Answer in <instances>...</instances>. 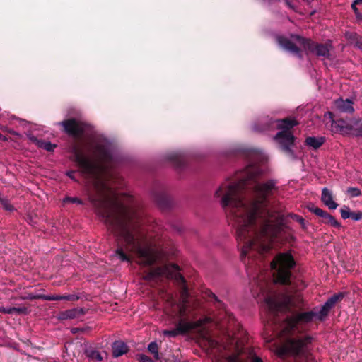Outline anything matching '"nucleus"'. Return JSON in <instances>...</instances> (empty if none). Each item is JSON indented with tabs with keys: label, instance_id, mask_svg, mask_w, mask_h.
<instances>
[{
	"label": "nucleus",
	"instance_id": "nucleus-9",
	"mask_svg": "<svg viewBox=\"0 0 362 362\" xmlns=\"http://www.w3.org/2000/svg\"><path fill=\"white\" fill-rule=\"evenodd\" d=\"M160 277L180 279L184 281L183 278L179 274V267L175 264H167L151 270L146 275V279L153 280Z\"/></svg>",
	"mask_w": 362,
	"mask_h": 362
},
{
	"label": "nucleus",
	"instance_id": "nucleus-19",
	"mask_svg": "<svg viewBox=\"0 0 362 362\" xmlns=\"http://www.w3.org/2000/svg\"><path fill=\"white\" fill-rule=\"evenodd\" d=\"M127 350V346L123 341H117L112 344V354L115 357H119L124 354Z\"/></svg>",
	"mask_w": 362,
	"mask_h": 362
},
{
	"label": "nucleus",
	"instance_id": "nucleus-4",
	"mask_svg": "<svg viewBox=\"0 0 362 362\" xmlns=\"http://www.w3.org/2000/svg\"><path fill=\"white\" fill-rule=\"evenodd\" d=\"M276 40L283 49L296 56H300V50L301 49L308 53H315L318 56L327 57L329 55V49L328 45L315 44L299 35H291L289 37L280 35L276 37Z\"/></svg>",
	"mask_w": 362,
	"mask_h": 362
},
{
	"label": "nucleus",
	"instance_id": "nucleus-31",
	"mask_svg": "<svg viewBox=\"0 0 362 362\" xmlns=\"http://www.w3.org/2000/svg\"><path fill=\"white\" fill-rule=\"evenodd\" d=\"M139 361L140 362H154L150 357L145 354L139 355Z\"/></svg>",
	"mask_w": 362,
	"mask_h": 362
},
{
	"label": "nucleus",
	"instance_id": "nucleus-38",
	"mask_svg": "<svg viewBox=\"0 0 362 362\" xmlns=\"http://www.w3.org/2000/svg\"><path fill=\"white\" fill-rule=\"evenodd\" d=\"M285 4L291 9H295V6L291 4V1L289 0H284Z\"/></svg>",
	"mask_w": 362,
	"mask_h": 362
},
{
	"label": "nucleus",
	"instance_id": "nucleus-10",
	"mask_svg": "<svg viewBox=\"0 0 362 362\" xmlns=\"http://www.w3.org/2000/svg\"><path fill=\"white\" fill-rule=\"evenodd\" d=\"M325 116H329L331 119L332 132H338L344 135L351 134L354 136H362V129L354 128V126L351 124V120L349 122L344 120L334 122L333 120V115L331 112H327Z\"/></svg>",
	"mask_w": 362,
	"mask_h": 362
},
{
	"label": "nucleus",
	"instance_id": "nucleus-33",
	"mask_svg": "<svg viewBox=\"0 0 362 362\" xmlns=\"http://www.w3.org/2000/svg\"><path fill=\"white\" fill-rule=\"evenodd\" d=\"M351 124L354 126V128L362 129V122L361 120L351 119Z\"/></svg>",
	"mask_w": 362,
	"mask_h": 362
},
{
	"label": "nucleus",
	"instance_id": "nucleus-20",
	"mask_svg": "<svg viewBox=\"0 0 362 362\" xmlns=\"http://www.w3.org/2000/svg\"><path fill=\"white\" fill-rule=\"evenodd\" d=\"M166 159L174 165L180 167L184 161L182 156L178 152H170L166 155Z\"/></svg>",
	"mask_w": 362,
	"mask_h": 362
},
{
	"label": "nucleus",
	"instance_id": "nucleus-1",
	"mask_svg": "<svg viewBox=\"0 0 362 362\" xmlns=\"http://www.w3.org/2000/svg\"><path fill=\"white\" fill-rule=\"evenodd\" d=\"M251 163L236 180H226L215 191L220 198L228 221L236 228L237 240L242 257L263 258L271 249V243L280 230L278 217L263 206L279 191L274 180L258 182L264 173L257 164L266 160L260 151L252 150Z\"/></svg>",
	"mask_w": 362,
	"mask_h": 362
},
{
	"label": "nucleus",
	"instance_id": "nucleus-28",
	"mask_svg": "<svg viewBox=\"0 0 362 362\" xmlns=\"http://www.w3.org/2000/svg\"><path fill=\"white\" fill-rule=\"evenodd\" d=\"M227 362H239L237 355H230L227 357ZM252 362H262L258 357H255Z\"/></svg>",
	"mask_w": 362,
	"mask_h": 362
},
{
	"label": "nucleus",
	"instance_id": "nucleus-12",
	"mask_svg": "<svg viewBox=\"0 0 362 362\" xmlns=\"http://www.w3.org/2000/svg\"><path fill=\"white\" fill-rule=\"evenodd\" d=\"M30 299L40 298L46 300H67L76 301L78 299V296L75 294L67 295H37L30 296Z\"/></svg>",
	"mask_w": 362,
	"mask_h": 362
},
{
	"label": "nucleus",
	"instance_id": "nucleus-24",
	"mask_svg": "<svg viewBox=\"0 0 362 362\" xmlns=\"http://www.w3.org/2000/svg\"><path fill=\"white\" fill-rule=\"evenodd\" d=\"M309 210L312 212H313L315 215H317L319 217H321L322 218H324L325 216L327 214V211L315 206L314 205H312L308 207Z\"/></svg>",
	"mask_w": 362,
	"mask_h": 362
},
{
	"label": "nucleus",
	"instance_id": "nucleus-39",
	"mask_svg": "<svg viewBox=\"0 0 362 362\" xmlns=\"http://www.w3.org/2000/svg\"><path fill=\"white\" fill-rule=\"evenodd\" d=\"M74 173L73 171H70V172H68L67 173V175L72 180H74Z\"/></svg>",
	"mask_w": 362,
	"mask_h": 362
},
{
	"label": "nucleus",
	"instance_id": "nucleus-35",
	"mask_svg": "<svg viewBox=\"0 0 362 362\" xmlns=\"http://www.w3.org/2000/svg\"><path fill=\"white\" fill-rule=\"evenodd\" d=\"M66 201H69V202H71L73 203H78V204L81 203V202L79 199H78L77 198L67 197L64 199V202H66Z\"/></svg>",
	"mask_w": 362,
	"mask_h": 362
},
{
	"label": "nucleus",
	"instance_id": "nucleus-5",
	"mask_svg": "<svg viewBox=\"0 0 362 362\" xmlns=\"http://www.w3.org/2000/svg\"><path fill=\"white\" fill-rule=\"evenodd\" d=\"M262 276L258 277L259 298L263 300L272 311H286L289 309L292 299L290 296L278 293L273 288L274 283L264 281Z\"/></svg>",
	"mask_w": 362,
	"mask_h": 362
},
{
	"label": "nucleus",
	"instance_id": "nucleus-32",
	"mask_svg": "<svg viewBox=\"0 0 362 362\" xmlns=\"http://www.w3.org/2000/svg\"><path fill=\"white\" fill-rule=\"evenodd\" d=\"M356 5H358V4H355V1L351 4V8L354 10V13L356 14V17L359 19H362V15L359 13L358 8H356Z\"/></svg>",
	"mask_w": 362,
	"mask_h": 362
},
{
	"label": "nucleus",
	"instance_id": "nucleus-16",
	"mask_svg": "<svg viewBox=\"0 0 362 362\" xmlns=\"http://www.w3.org/2000/svg\"><path fill=\"white\" fill-rule=\"evenodd\" d=\"M83 349L84 350L86 356L95 361H102L104 358V356H106L105 353L102 354L98 351H96L91 346H88V344H85Z\"/></svg>",
	"mask_w": 362,
	"mask_h": 362
},
{
	"label": "nucleus",
	"instance_id": "nucleus-6",
	"mask_svg": "<svg viewBox=\"0 0 362 362\" xmlns=\"http://www.w3.org/2000/svg\"><path fill=\"white\" fill-rule=\"evenodd\" d=\"M297 124L294 119H284L270 121L267 127L259 129L264 131L269 129H278L279 132L274 136V139L280 144L281 148L286 152L291 151V146L293 144L294 136L290 129Z\"/></svg>",
	"mask_w": 362,
	"mask_h": 362
},
{
	"label": "nucleus",
	"instance_id": "nucleus-40",
	"mask_svg": "<svg viewBox=\"0 0 362 362\" xmlns=\"http://www.w3.org/2000/svg\"><path fill=\"white\" fill-rule=\"evenodd\" d=\"M0 140L6 141V136H4L1 134H0Z\"/></svg>",
	"mask_w": 362,
	"mask_h": 362
},
{
	"label": "nucleus",
	"instance_id": "nucleus-15",
	"mask_svg": "<svg viewBox=\"0 0 362 362\" xmlns=\"http://www.w3.org/2000/svg\"><path fill=\"white\" fill-rule=\"evenodd\" d=\"M28 138L31 143L35 144L39 148L45 149L47 151H53L56 147V145L52 144L49 141L37 139L35 136L31 134H28Z\"/></svg>",
	"mask_w": 362,
	"mask_h": 362
},
{
	"label": "nucleus",
	"instance_id": "nucleus-25",
	"mask_svg": "<svg viewBox=\"0 0 362 362\" xmlns=\"http://www.w3.org/2000/svg\"><path fill=\"white\" fill-rule=\"evenodd\" d=\"M148 351L154 355L156 359L159 358L158 347L156 342H151L148 346Z\"/></svg>",
	"mask_w": 362,
	"mask_h": 362
},
{
	"label": "nucleus",
	"instance_id": "nucleus-23",
	"mask_svg": "<svg viewBox=\"0 0 362 362\" xmlns=\"http://www.w3.org/2000/svg\"><path fill=\"white\" fill-rule=\"evenodd\" d=\"M322 221L324 223L329 224L335 228L341 227V224L335 219V218L327 212Z\"/></svg>",
	"mask_w": 362,
	"mask_h": 362
},
{
	"label": "nucleus",
	"instance_id": "nucleus-11",
	"mask_svg": "<svg viewBox=\"0 0 362 362\" xmlns=\"http://www.w3.org/2000/svg\"><path fill=\"white\" fill-rule=\"evenodd\" d=\"M62 125L66 132L72 135L75 138L81 137L86 129V125L83 123L76 121V119H68L58 123Z\"/></svg>",
	"mask_w": 362,
	"mask_h": 362
},
{
	"label": "nucleus",
	"instance_id": "nucleus-36",
	"mask_svg": "<svg viewBox=\"0 0 362 362\" xmlns=\"http://www.w3.org/2000/svg\"><path fill=\"white\" fill-rule=\"evenodd\" d=\"M356 45L360 48L361 49H362V37L359 38V39H357L356 40Z\"/></svg>",
	"mask_w": 362,
	"mask_h": 362
},
{
	"label": "nucleus",
	"instance_id": "nucleus-14",
	"mask_svg": "<svg viewBox=\"0 0 362 362\" xmlns=\"http://www.w3.org/2000/svg\"><path fill=\"white\" fill-rule=\"evenodd\" d=\"M335 108L341 112H354V107L352 103L350 100L346 99L345 100L339 98L334 102Z\"/></svg>",
	"mask_w": 362,
	"mask_h": 362
},
{
	"label": "nucleus",
	"instance_id": "nucleus-27",
	"mask_svg": "<svg viewBox=\"0 0 362 362\" xmlns=\"http://www.w3.org/2000/svg\"><path fill=\"white\" fill-rule=\"evenodd\" d=\"M341 216L344 219H346L351 217V212L349 210V208L346 206H344L340 209Z\"/></svg>",
	"mask_w": 362,
	"mask_h": 362
},
{
	"label": "nucleus",
	"instance_id": "nucleus-18",
	"mask_svg": "<svg viewBox=\"0 0 362 362\" xmlns=\"http://www.w3.org/2000/svg\"><path fill=\"white\" fill-rule=\"evenodd\" d=\"M343 298L342 293H339L334 295L330 298L327 300V301L324 304L323 306L320 308L322 312L324 313L325 316H327L329 310L334 306V305L338 302L340 299Z\"/></svg>",
	"mask_w": 362,
	"mask_h": 362
},
{
	"label": "nucleus",
	"instance_id": "nucleus-7",
	"mask_svg": "<svg viewBox=\"0 0 362 362\" xmlns=\"http://www.w3.org/2000/svg\"><path fill=\"white\" fill-rule=\"evenodd\" d=\"M325 317L320 309L298 313L284 322L283 332L284 334H296L304 330L303 326L314 320H322Z\"/></svg>",
	"mask_w": 362,
	"mask_h": 362
},
{
	"label": "nucleus",
	"instance_id": "nucleus-37",
	"mask_svg": "<svg viewBox=\"0 0 362 362\" xmlns=\"http://www.w3.org/2000/svg\"><path fill=\"white\" fill-rule=\"evenodd\" d=\"M1 129H3L4 131H7V132H8L9 133H11L12 134L18 135V134L16 133L15 131L10 130L8 128H6V127H1Z\"/></svg>",
	"mask_w": 362,
	"mask_h": 362
},
{
	"label": "nucleus",
	"instance_id": "nucleus-22",
	"mask_svg": "<svg viewBox=\"0 0 362 362\" xmlns=\"http://www.w3.org/2000/svg\"><path fill=\"white\" fill-rule=\"evenodd\" d=\"M0 311L4 313H8V314H18V315H21V314H27L28 313V309L25 307H19V308H16V307H8V308H5V307H1L0 308Z\"/></svg>",
	"mask_w": 362,
	"mask_h": 362
},
{
	"label": "nucleus",
	"instance_id": "nucleus-3",
	"mask_svg": "<svg viewBox=\"0 0 362 362\" xmlns=\"http://www.w3.org/2000/svg\"><path fill=\"white\" fill-rule=\"evenodd\" d=\"M188 291L185 286L183 287L180 296V301L177 303L171 295L168 296L165 312L170 318L171 324L175 325V328L171 330H163V334L169 337H175L179 334L195 330L198 335L206 339L211 348L216 347L217 342L206 336L203 325L206 320H199L196 322H187L183 319L187 308V299Z\"/></svg>",
	"mask_w": 362,
	"mask_h": 362
},
{
	"label": "nucleus",
	"instance_id": "nucleus-34",
	"mask_svg": "<svg viewBox=\"0 0 362 362\" xmlns=\"http://www.w3.org/2000/svg\"><path fill=\"white\" fill-rule=\"evenodd\" d=\"M293 219L295 221H296L297 222H298L301 226L303 228H305V220L302 218V217H300L298 215H294L293 216Z\"/></svg>",
	"mask_w": 362,
	"mask_h": 362
},
{
	"label": "nucleus",
	"instance_id": "nucleus-13",
	"mask_svg": "<svg viewBox=\"0 0 362 362\" xmlns=\"http://www.w3.org/2000/svg\"><path fill=\"white\" fill-rule=\"evenodd\" d=\"M83 315L84 311L83 309L79 308H74L70 310L60 312L57 315V318L60 320H73L79 318Z\"/></svg>",
	"mask_w": 362,
	"mask_h": 362
},
{
	"label": "nucleus",
	"instance_id": "nucleus-29",
	"mask_svg": "<svg viewBox=\"0 0 362 362\" xmlns=\"http://www.w3.org/2000/svg\"><path fill=\"white\" fill-rule=\"evenodd\" d=\"M0 203L1 204L3 207L7 211H12L13 209L12 205L8 202V201L6 199L0 197Z\"/></svg>",
	"mask_w": 362,
	"mask_h": 362
},
{
	"label": "nucleus",
	"instance_id": "nucleus-30",
	"mask_svg": "<svg viewBox=\"0 0 362 362\" xmlns=\"http://www.w3.org/2000/svg\"><path fill=\"white\" fill-rule=\"evenodd\" d=\"M350 218L354 221H359V220L362 219V212L361 211L351 212V216Z\"/></svg>",
	"mask_w": 362,
	"mask_h": 362
},
{
	"label": "nucleus",
	"instance_id": "nucleus-8",
	"mask_svg": "<svg viewBox=\"0 0 362 362\" xmlns=\"http://www.w3.org/2000/svg\"><path fill=\"white\" fill-rule=\"evenodd\" d=\"M295 262L288 253H281L276 256L270 263L272 277L275 282L288 284L289 282L291 269Z\"/></svg>",
	"mask_w": 362,
	"mask_h": 362
},
{
	"label": "nucleus",
	"instance_id": "nucleus-42",
	"mask_svg": "<svg viewBox=\"0 0 362 362\" xmlns=\"http://www.w3.org/2000/svg\"><path fill=\"white\" fill-rule=\"evenodd\" d=\"M213 298H214L216 301H217V300H217L216 296L215 295H214V294H213Z\"/></svg>",
	"mask_w": 362,
	"mask_h": 362
},
{
	"label": "nucleus",
	"instance_id": "nucleus-41",
	"mask_svg": "<svg viewBox=\"0 0 362 362\" xmlns=\"http://www.w3.org/2000/svg\"><path fill=\"white\" fill-rule=\"evenodd\" d=\"M355 4H362V0H355Z\"/></svg>",
	"mask_w": 362,
	"mask_h": 362
},
{
	"label": "nucleus",
	"instance_id": "nucleus-26",
	"mask_svg": "<svg viewBox=\"0 0 362 362\" xmlns=\"http://www.w3.org/2000/svg\"><path fill=\"white\" fill-rule=\"evenodd\" d=\"M346 193L350 197H356L361 195V190L357 187H349L347 189Z\"/></svg>",
	"mask_w": 362,
	"mask_h": 362
},
{
	"label": "nucleus",
	"instance_id": "nucleus-2",
	"mask_svg": "<svg viewBox=\"0 0 362 362\" xmlns=\"http://www.w3.org/2000/svg\"><path fill=\"white\" fill-rule=\"evenodd\" d=\"M72 153L81 173L98 194L91 201L115 238L117 255L128 262H131L130 255H134L139 264H152L157 258L155 250L139 232L134 209L124 202L109 182L108 164L112 160L110 145L105 140L99 141L89 151V155L74 145Z\"/></svg>",
	"mask_w": 362,
	"mask_h": 362
},
{
	"label": "nucleus",
	"instance_id": "nucleus-21",
	"mask_svg": "<svg viewBox=\"0 0 362 362\" xmlns=\"http://www.w3.org/2000/svg\"><path fill=\"white\" fill-rule=\"evenodd\" d=\"M324 142L325 139L323 137L309 136L305 140L306 144L313 149L320 148Z\"/></svg>",
	"mask_w": 362,
	"mask_h": 362
},
{
	"label": "nucleus",
	"instance_id": "nucleus-17",
	"mask_svg": "<svg viewBox=\"0 0 362 362\" xmlns=\"http://www.w3.org/2000/svg\"><path fill=\"white\" fill-rule=\"evenodd\" d=\"M321 199L330 209H335L338 206L337 204L333 201L332 192L327 188L322 189Z\"/></svg>",
	"mask_w": 362,
	"mask_h": 362
}]
</instances>
